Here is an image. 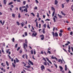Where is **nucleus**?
I'll return each mask as SVG.
<instances>
[{"mask_svg":"<svg viewBox=\"0 0 73 73\" xmlns=\"http://www.w3.org/2000/svg\"><path fill=\"white\" fill-rule=\"evenodd\" d=\"M26 46V47H25ZM28 46L27 44H26L25 43H23V48L25 50V51L26 52H27V50H26V48H27Z\"/></svg>","mask_w":73,"mask_h":73,"instance_id":"obj_1","label":"nucleus"},{"mask_svg":"<svg viewBox=\"0 0 73 73\" xmlns=\"http://www.w3.org/2000/svg\"><path fill=\"white\" fill-rule=\"evenodd\" d=\"M40 37H41V40H44V35L42 34V35H40Z\"/></svg>","mask_w":73,"mask_h":73,"instance_id":"obj_2","label":"nucleus"},{"mask_svg":"<svg viewBox=\"0 0 73 73\" xmlns=\"http://www.w3.org/2000/svg\"><path fill=\"white\" fill-rule=\"evenodd\" d=\"M41 70L43 72L44 70H45V66L44 65H42L41 67Z\"/></svg>","mask_w":73,"mask_h":73,"instance_id":"obj_3","label":"nucleus"},{"mask_svg":"<svg viewBox=\"0 0 73 73\" xmlns=\"http://www.w3.org/2000/svg\"><path fill=\"white\" fill-rule=\"evenodd\" d=\"M29 63H30V64L32 65H33V63L32 61L30 60H29Z\"/></svg>","mask_w":73,"mask_h":73,"instance_id":"obj_4","label":"nucleus"},{"mask_svg":"<svg viewBox=\"0 0 73 73\" xmlns=\"http://www.w3.org/2000/svg\"><path fill=\"white\" fill-rule=\"evenodd\" d=\"M32 36H34V37L36 36H37V33H35H35H33L32 34Z\"/></svg>","mask_w":73,"mask_h":73,"instance_id":"obj_5","label":"nucleus"},{"mask_svg":"<svg viewBox=\"0 0 73 73\" xmlns=\"http://www.w3.org/2000/svg\"><path fill=\"white\" fill-rule=\"evenodd\" d=\"M24 12H28V9H27V8L26 7L25 9H24Z\"/></svg>","mask_w":73,"mask_h":73,"instance_id":"obj_6","label":"nucleus"},{"mask_svg":"<svg viewBox=\"0 0 73 73\" xmlns=\"http://www.w3.org/2000/svg\"><path fill=\"white\" fill-rule=\"evenodd\" d=\"M58 16L59 17L60 19H61V18H62V16L59 15V14H58Z\"/></svg>","mask_w":73,"mask_h":73,"instance_id":"obj_7","label":"nucleus"},{"mask_svg":"<svg viewBox=\"0 0 73 73\" xmlns=\"http://www.w3.org/2000/svg\"><path fill=\"white\" fill-rule=\"evenodd\" d=\"M15 59L16 60V62L18 63V62H19V60L18 59H17V58H15Z\"/></svg>","mask_w":73,"mask_h":73,"instance_id":"obj_8","label":"nucleus"},{"mask_svg":"<svg viewBox=\"0 0 73 73\" xmlns=\"http://www.w3.org/2000/svg\"><path fill=\"white\" fill-rule=\"evenodd\" d=\"M3 3L5 5H6L7 4V2L6 1V0H3Z\"/></svg>","mask_w":73,"mask_h":73,"instance_id":"obj_9","label":"nucleus"},{"mask_svg":"<svg viewBox=\"0 0 73 73\" xmlns=\"http://www.w3.org/2000/svg\"><path fill=\"white\" fill-rule=\"evenodd\" d=\"M59 68H60V69H61L60 70V71H62V69H63V68H62V66H60Z\"/></svg>","mask_w":73,"mask_h":73,"instance_id":"obj_10","label":"nucleus"},{"mask_svg":"<svg viewBox=\"0 0 73 73\" xmlns=\"http://www.w3.org/2000/svg\"><path fill=\"white\" fill-rule=\"evenodd\" d=\"M58 33H55V36L58 37Z\"/></svg>","mask_w":73,"mask_h":73,"instance_id":"obj_11","label":"nucleus"},{"mask_svg":"<svg viewBox=\"0 0 73 73\" xmlns=\"http://www.w3.org/2000/svg\"><path fill=\"white\" fill-rule=\"evenodd\" d=\"M25 67H26V68H27L28 69H29V68H31V66H25Z\"/></svg>","mask_w":73,"mask_h":73,"instance_id":"obj_12","label":"nucleus"},{"mask_svg":"<svg viewBox=\"0 0 73 73\" xmlns=\"http://www.w3.org/2000/svg\"><path fill=\"white\" fill-rule=\"evenodd\" d=\"M65 70L66 71L67 70V66L66 65H65Z\"/></svg>","mask_w":73,"mask_h":73,"instance_id":"obj_13","label":"nucleus"},{"mask_svg":"<svg viewBox=\"0 0 73 73\" xmlns=\"http://www.w3.org/2000/svg\"><path fill=\"white\" fill-rule=\"evenodd\" d=\"M12 16L13 17V18H15V14L13 13L12 14Z\"/></svg>","mask_w":73,"mask_h":73,"instance_id":"obj_14","label":"nucleus"},{"mask_svg":"<svg viewBox=\"0 0 73 73\" xmlns=\"http://www.w3.org/2000/svg\"><path fill=\"white\" fill-rule=\"evenodd\" d=\"M51 9L52 11H55V9L54 8V7H51Z\"/></svg>","mask_w":73,"mask_h":73,"instance_id":"obj_15","label":"nucleus"},{"mask_svg":"<svg viewBox=\"0 0 73 73\" xmlns=\"http://www.w3.org/2000/svg\"><path fill=\"white\" fill-rule=\"evenodd\" d=\"M45 29L44 28L43 29V31H42V32L43 33H45Z\"/></svg>","mask_w":73,"mask_h":73,"instance_id":"obj_16","label":"nucleus"},{"mask_svg":"<svg viewBox=\"0 0 73 73\" xmlns=\"http://www.w3.org/2000/svg\"><path fill=\"white\" fill-rule=\"evenodd\" d=\"M54 13H55V11H54V12H53L52 14V16L53 17V16H54Z\"/></svg>","mask_w":73,"mask_h":73,"instance_id":"obj_17","label":"nucleus"},{"mask_svg":"<svg viewBox=\"0 0 73 73\" xmlns=\"http://www.w3.org/2000/svg\"><path fill=\"white\" fill-rule=\"evenodd\" d=\"M1 65H2V66H3V67H4V66H5V64H3V63H1Z\"/></svg>","mask_w":73,"mask_h":73,"instance_id":"obj_18","label":"nucleus"},{"mask_svg":"<svg viewBox=\"0 0 73 73\" xmlns=\"http://www.w3.org/2000/svg\"><path fill=\"white\" fill-rule=\"evenodd\" d=\"M58 3V1H57L56 0H55V5H56V4H57Z\"/></svg>","mask_w":73,"mask_h":73,"instance_id":"obj_19","label":"nucleus"},{"mask_svg":"<svg viewBox=\"0 0 73 73\" xmlns=\"http://www.w3.org/2000/svg\"><path fill=\"white\" fill-rule=\"evenodd\" d=\"M6 63L7 65V66H9V63H8V62L7 61H6Z\"/></svg>","mask_w":73,"mask_h":73,"instance_id":"obj_20","label":"nucleus"},{"mask_svg":"<svg viewBox=\"0 0 73 73\" xmlns=\"http://www.w3.org/2000/svg\"><path fill=\"white\" fill-rule=\"evenodd\" d=\"M61 13H62V15H64V16H65V13H63V12L61 11Z\"/></svg>","mask_w":73,"mask_h":73,"instance_id":"obj_21","label":"nucleus"},{"mask_svg":"<svg viewBox=\"0 0 73 73\" xmlns=\"http://www.w3.org/2000/svg\"><path fill=\"white\" fill-rule=\"evenodd\" d=\"M52 34L54 37V32H52Z\"/></svg>","mask_w":73,"mask_h":73,"instance_id":"obj_22","label":"nucleus"},{"mask_svg":"<svg viewBox=\"0 0 73 73\" xmlns=\"http://www.w3.org/2000/svg\"><path fill=\"white\" fill-rule=\"evenodd\" d=\"M17 24L18 25V26H19V25H20V23H19V22L18 21L17 22Z\"/></svg>","mask_w":73,"mask_h":73,"instance_id":"obj_23","label":"nucleus"},{"mask_svg":"<svg viewBox=\"0 0 73 73\" xmlns=\"http://www.w3.org/2000/svg\"><path fill=\"white\" fill-rule=\"evenodd\" d=\"M31 15H32L33 16H34V17H35V14H34V13H31Z\"/></svg>","mask_w":73,"mask_h":73,"instance_id":"obj_24","label":"nucleus"},{"mask_svg":"<svg viewBox=\"0 0 73 73\" xmlns=\"http://www.w3.org/2000/svg\"><path fill=\"white\" fill-rule=\"evenodd\" d=\"M18 17L19 18H20V17H21V15H20V14L19 13Z\"/></svg>","mask_w":73,"mask_h":73,"instance_id":"obj_25","label":"nucleus"},{"mask_svg":"<svg viewBox=\"0 0 73 73\" xmlns=\"http://www.w3.org/2000/svg\"><path fill=\"white\" fill-rule=\"evenodd\" d=\"M47 53H49V54H51V52H50L49 50L47 51Z\"/></svg>","mask_w":73,"mask_h":73,"instance_id":"obj_26","label":"nucleus"},{"mask_svg":"<svg viewBox=\"0 0 73 73\" xmlns=\"http://www.w3.org/2000/svg\"><path fill=\"white\" fill-rule=\"evenodd\" d=\"M9 49H8L6 51V52L7 53H8L9 52Z\"/></svg>","mask_w":73,"mask_h":73,"instance_id":"obj_27","label":"nucleus"},{"mask_svg":"<svg viewBox=\"0 0 73 73\" xmlns=\"http://www.w3.org/2000/svg\"><path fill=\"white\" fill-rule=\"evenodd\" d=\"M36 27H38V22H36Z\"/></svg>","mask_w":73,"mask_h":73,"instance_id":"obj_28","label":"nucleus"},{"mask_svg":"<svg viewBox=\"0 0 73 73\" xmlns=\"http://www.w3.org/2000/svg\"><path fill=\"white\" fill-rule=\"evenodd\" d=\"M43 60L44 61H45V62H46V59H45V58H43Z\"/></svg>","mask_w":73,"mask_h":73,"instance_id":"obj_29","label":"nucleus"},{"mask_svg":"<svg viewBox=\"0 0 73 73\" xmlns=\"http://www.w3.org/2000/svg\"><path fill=\"white\" fill-rule=\"evenodd\" d=\"M51 58L52 59H54L55 58V57H53V56H52Z\"/></svg>","mask_w":73,"mask_h":73,"instance_id":"obj_30","label":"nucleus"},{"mask_svg":"<svg viewBox=\"0 0 73 73\" xmlns=\"http://www.w3.org/2000/svg\"><path fill=\"white\" fill-rule=\"evenodd\" d=\"M13 4V2H11L9 3H8V5H11V4Z\"/></svg>","mask_w":73,"mask_h":73,"instance_id":"obj_31","label":"nucleus"},{"mask_svg":"<svg viewBox=\"0 0 73 73\" xmlns=\"http://www.w3.org/2000/svg\"><path fill=\"white\" fill-rule=\"evenodd\" d=\"M43 64H44V65H46V66L47 65V64H46V62H44Z\"/></svg>","mask_w":73,"mask_h":73,"instance_id":"obj_32","label":"nucleus"},{"mask_svg":"<svg viewBox=\"0 0 73 73\" xmlns=\"http://www.w3.org/2000/svg\"><path fill=\"white\" fill-rule=\"evenodd\" d=\"M44 28H46V24H44V25H43Z\"/></svg>","mask_w":73,"mask_h":73,"instance_id":"obj_33","label":"nucleus"},{"mask_svg":"<svg viewBox=\"0 0 73 73\" xmlns=\"http://www.w3.org/2000/svg\"><path fill=\"white\" fill-rule=\"evenodd\" d=\"M47 28H49V29H50V27L49 26V25H47Z\"/></svg>","mask_w":73,"mask_h":73,"instance_id":"obj_34","label":"nucleus"},{"mask_svg":"<svg viewBox=\"0 0 73 73\" xmlns=\"http://www.w3.org/2000/svg\"><path fill=\"white\" fill-rule=\"evenodd\" d=\"M31 54H33V50H31Z\"/></svg>","mask_w":73,"mask_h":73,"instance_id":"obj_35","label":"nucleus"},{"mask_svg":"<svg viewBox=\"0 0 73 73\" xmlns=\"http://www.w3.org/2000/svg\"><path fill=\"white\" fill-rule=\"evenodd\" d=\"M62 8H64V5L63 4H62Z\"/></svg>","mask_w":73,"mask_h":73,"instance_id":"obj_36","label":"nucleus"},{"mask_svg":"<svg viewBox=\"0 0 73 73\" xmlns=\"http://www.w3.org/2000/svg\"><path fill=\"white\" fill-rule=\"evenodd\" d=\"M1 50H2V52L3 53V54H4V50H3V48L1 49Z\"/></svg>","mask_w":73,"mask_h":73,"instance_id":"obj_37","label":"nucleus"},{"mask_svg":"<svg viewBox=\"0 0 73 73\" xmlns=\"http://www.w3.org/2000/svg\"><path fill=\"white\" fill-rule=\"evenodd\" d=\"M37 17H38H38H39V14L38 13H37Z\"/></svg>","mask_w":73,"mask_h":73,"instance_id":"obj_38","label":"nucleus"},{"mask_svg":"<svg viewBox=\"0 0 73 73\" xmlns=\"http://www.w3.org/2000/svg\"><path fill=\"white\" fill-rule=\"evenodd\" d=\"M23 3L24 5H25L26 3V1H25L23 2Z\"/></svg>","mask_w":73,"mask_h":73,"instance_id":"obj_39","label":"nucleus"},{"mask_svg":"<svg viewBox=\"0 0 73 73\" xmlns=\"http://www.w3.org/2000/svg\"><path fill=\"white\" fill-rule=\"evenodd\" d=\"M12 41H13V42H15V38H13Z\"/></svg>","mask_w":73,"mask_h":73,"instance_id":"obj_40","label":"nucleus"},{"mask_svg":"<svg viewBox=\"0 0 73 73\" xmlns=\"http://www.w3.org/2000/svg\"><path fill=\"white\" fill-rule=\"evenodd\" d=\"M58 62H61V59H59L58 60Z\"/></svg>","mask_w":73,"mask_h":73,"instance_id":"obj_41","label":"nucleus"},{"mask_svg":"<svg viewBox=\"0 0 73 73\" xmlns=\"http://www.w3.org/2000/svg\"><path fill=\"white\" fill-rule=\"evenodd\" d=\"M20 49V47H19L17 49V51H19V50Z\"/></svg>","mask_w":73,"mask_h":73,"instance_id":"obj_42","label":"nucleus"},{"mask_svg":"<svg viewBox=\"0 0 73 73\" xmlns=\"http://www.w3.org/2000/svg\"><path fill=\"white\" fill-rule=\"evenodd\" d=\"M21 9H22V7H19V10L20 11H21Z\"/></svg>","mask_w":73,"mask_h":73,"instance_id":"obj_43","label":"nucleus"},{"mask_svg":"<svg viewBox=\"0 0 73 73\" xmlns=\"http://www.w3.org/2000/svg\"><path fill=\"white\" fill-rule=\"evenodd\" d=\"M34 54H36V50L34 49Z\"/></svg>","mask_w":73,"mask_h":73,"instance_id":"obj_44","label":"nucleus"},{"mask_svg":"<svg viewBox=\"0 0 73 73\" xmlns=\"http://www.w3.org/2000/svg\"><path fill=\"white\" fill-rule=\"evenodd\" d=\"M19 42H23V40H19Z\"/></svg>","mask_w":73,"mask_h":73,"instance_id":"obj_45","label":"nucleus"},{"mask_svg":"<svg viewBox=\"0 0 73 73\" xmlns=\"http://www.w3.org/2000/svg\"><path fill=\"white\" fill-rule=\"evenodd\" d=\"M25 41L26 44H27L28 43V41L27 40V39H25Z\"/></svg>","mask_w":73,"mask_h":73,"instance_id":"obj_46","label":"nucleus"},{"mask_svg":"<svg viewBox=\"0 0 73 73\" xmlns=\"http://www.w3.org/2000/svg\"><path fill=\"white\" fill-rule=\"evenodd\" d=\"M45 21H50V20L49 19H47L45 20Z\"/></svg>","mask_w":73,"mask_h":73,"instance_id":"obj_47","label":"nucleus"},{"mask_svg":"<svg viewBox=\"0 0 73 73\" xmlns=\"http://www.w3.org/2000/svg\"><path fill=\"white\" fill-rule=\"evenodd\" d=\"M47 70H48V71H49L50 72H51V71L50 70V69H47Z\"/></svg>","mask_w":73,"mask_h":73,"instance_id":"obj_48","label":"nucleus"},{"mask_svg":"<svg viewBox=\"0 0 73 73\" xmlns=\"http://www.w3.org/2000/svg\"><path fill=\"white\" fill-rule=\"evenodd\" d=\"M25 35L26 36H27V35H28V34H27V32L25 33Z\"/></svg>","mask_w":73,"mask_h":73,"instance_id":"obj_49","label":"nucleus"},{"mask_svg":"<svg viewBox=\"0 0 73 73\" xmlns=\"http://www.w3.org/2000/svg\"><path fill=\"white\" fill-rule=\"evenodd\" d=\"M8 56L9 58H10V59H11V57L10 55H8Z\"/></svg>","mask_w":73,"mask_h":73,"instance_id":"obj_50","label":"nucleus"},{"mask_svg":"<svg viewBox=\"0 0 73 73\" xmlns=\"http://www.w3.org/2000/svg\"><path fill=\"white\" fill-rule=\"evenodd\" d=\"M22 53V50H20V51H19V53L20 54H21Z\"/></svg>","mask_w":73,"mask_h":73,"instance_id":"obj_51","label":"nucleus"},{"mask_svg":"<svg viewBox=\"0 0 73 73\" xmlns=\"http://www.w3.org/2000/svg\"><path fill=\"white\" fill-rule=\"evenodd\" d=\"M46 60H47V61L48 62H49V61H50V60H49V59H48V58H46Z\"/></svg>","mask_w":73,"mask_h":73,"instance_id":"obj_52","label":"nucleus"},{"mask_svg":"<svg viewBox=\"0 0 73 73\" xmlns=\"http://www.w3.org/2000/svg\"><path fill=\"white\" fill-rule=\"evenodd\" d=\"M14 64H16V60L15 59L14 60Z\"/></svg>","mask_w":73,"mask_h":73,"instance_id":"obj_53","label":"nucleus"},{"mask_svg":"<svg viewBox=\"0 0 73 73\" xmlns=\"http://www.w3.org/2000/svg\"><path fill=\"white\" fill-rule=\"evenodd\" d=\"M34 9H37V7H35L34 8Z\"/></svg>","mask_w":73,"mask_h":73,"instance_id":"obj_54","label":"nucleus"},{"mask_svg":"<svg viewBox=\"0 0 73 73\" xmlns=\"http://www.w3.org/2000/svg\"><path fill=\"white\" fill-rule=\"evenodd\" d=\"M68 49L69 50H70V46H68Z\"/></svg>","mask_w":73,"mask_h":73,"instance_id":"obj_55","label":"nucleus"},{"mask_svg":"<svg viewBox=\"0 0 73 73\" xmlns=\"http://www.w3.org/2000/svg\"><path fill=\"white\" fill-rule=\"evenodd\" d=\"M59 36H62V33H59Z\"/></svg>","mask_w":73,"mask_h":73,"instance_id":"obj_56","label":"nucleus"},{"mask_svg":"<svg viewBox=\"0 0 73 73\" xmlns=\"http://www.w3.org/2000/svg\"><path fill=\"white\" fill-rule=\"evenodd\" d=\"M35 1L36 3H38V1L37 0H36Z\"/></svg>","mask_w":73,"mask_h":73,"instance_id":"obj_57","label":"nucleus"},{"mask_svg":"<svg viewBox=\"0 0 73 73\" xmlns=\"http://www.w3.org/2000/svg\"><path fill=\"white\" fill-rule=\"evenodd\" d=\"M55 60H56V61H58V59H57V58L56 57H55Z\"/></svg>","mask_w":73,"mask_h":73,"instance_id":"obj_58","label":"nucleus"},{"mask_svg":"<svg viewBox=\"0 0 73 73\" xmlns=\"http://www.w3.org/2000/svg\"><path fill=\"white\" fill-rule=\"evenodd\" d=\"M53 20H54V21L55 23V17H54L53 18Z\"/></svg>","mask_w":73,"mask_h":73,"instance_id":"obj_59","label":"nucleus"},{"mask_svg":"<svg viewBox=\"0 0 73 73\" xmlns=\"http://www.w3.org/2000/svg\"><path fill=\"white\" fill-rule=\"evenodd\" d=\"M69 0H66V1L68 3H69Z\"/></svg>","mask_w":73,"mask_h":73,"instance_id":"obj_60","label":"nucleus"},{"mask_svg":"<svg viewBox=\"0 0 73 73\" xmlns=\"http://www.w3.org/2000/svg\"><path fill=\"white\" fill-rule=\"evenodd\" d=\"M22 8L24 9V8H25V6H22Z\"/></svg>","mask_w":73,"mask_h":73,"instance_id":"obj_61","label":"nucleus"},{"mask_svg":"<svg viewBox=\"0 0 73 73\" xmlns=\"http://www.w3.org/2000/svg\"><path fill=\"white\" fill-rule=\"evenodd\" d=\"M68 31H70V28L69 27V28H68Z\"/></svg>","mask_w":73,"mask_h":73,"instance_id":"obj_62","label":"nucleus"},{"mask_svg":"<svg viewBox=\"0 0 73 73\" xmlns=\"http://www.w3.org/2000/svg\"><path fill=\"white\" fill-rule=\"evenodd\" d=\"M11 8H13L14 6H13V5H11Z\"/></svg>","mask_w":73,"mask_h":73,"instance_id":"obj_63","label":"nucleus"},{"mask_svg":"<svg viewBox=\"0 0 73 73\" xmlns=\"http://www.w3.org/2000/svg\"><path fill=\"white\" fill-rule=\"evenodd\" d=\"M71 49L72 50V51L73 52V47L72 46L71 47Z\"/></svg>","mask_w":73,"mask_h":73,"instance_id":"obj_64","label":"nucleus"}]
</instances>
